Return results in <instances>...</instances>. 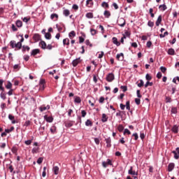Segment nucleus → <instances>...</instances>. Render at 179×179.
Here are the masks:
<instances>
[{
  "label": "nucleus",
  "mask_w": 179,
  "mask_h": 179,
  "mask_svg": "<svg viewBox=\"0 0 179 179\" xmlns=\"http://www.w3.org/2000/svg\"><path fill=\"white\" fill-rule=\"evenodd\" d=\"M86 5L87 6H93V0H87Z\"/></svg>",
  "instance_id": "32"
},
{
  "label": "nucleus",
  "mask_w": 179,
  "mask_h": 179,
  "mask_svg": "<svg viewBox=\"0 0 179 179\" xmlns=\"http://www.w3.org/2000/svg\"><path fill=\"white\" fill-rule=\"evenodd\" d=\"M101 6H102V8H109L108 3H107V2H106V1H103V2L101 3Z\"/></svg>",
  "instance_id": "38"
},
{
  "label": "nucleus",
  "mask_w": 179,
  "mask_h": 179,
  "mask_svg": "<svg viewBox=\"0 0 179 179\" xmlns=\"http://www.w3.org/2000/svg\"><path fill=\"white\" fill-rule=\"evenodd\" d=\"M117 61H124V53L117 54L116 55Z\"/></svg>",
  "instance_id": "12"
},
{
  "label": "nucleus",
  "mask_w": 179,
  "mask_h": 179,
  "mask_svg": "<svg viewBox=\"0 0 179 179\" xmlns=\"http://www.w3.org/2000/svg\"><path fill=\"white\" fill-rule=\"evenodd\" d=\"M44 159L43 158V157H39L38 159V160H37V163H38V164H41V163H43V160Z\"/></svg>",
  "instance_id": "53"
},
{
  "label": "nucleus",
  "mask_w": 179,
  "mask_h": 179,
  "mask_svg": "<svg viewBox=\"0 0 179 179\" xmlns=\"http://www.w3.org/2000/svg\"><path fill=\"white\" fill-rule=\"evenodd\" d=\"M171 113L173 114H177V108H171Z\"/></svg>",
  "instance_id": "60"
},
{
  "label": "nucleus",
  "mask_w": 179,
  "mask_h": 179,
  "mask_svg": "<svg viewBox=\"0 0 179 179\" xmlns=\"http://www.w3.org/2000/svg\"><path fill=\"white\" fill-rule=\"evenodd\" d=\"M90 33H91L92 36H96V34H97V31L94 29H91Z\"/></svg>",
  "instance_id": "37"
},
{
  "label": "nucleus",
  "mask_w": 179,
  "mask_h": 179,
  "mask_svg": "<svg viewBox=\"0 0 179 179\" xmlns=\"http://www.w3.org/2000/svg\"><path fill=\"white\" fill-rule=\"evenodd\" d=\"M146 80H152V77L150 76V74L147 73L145 76Z\"/></svg>",
  "instance_id": "49"
},
{
  "label": "nucleus",
  "mask_w": 179,
  "mask_h": 179,
  "mask_svg": "<svg viewBox=\"0 0 179 179\" xmlns=\"http://www.w3.org/2000/svg\"><path fill=\"white\" fill-rule=\"evenodd\" d=\"M159 9H160L161 10H166V9H167V6L165 5V4H163V5H160L159 6Z\"/></svg>",
  "instance_id": "29"
},
{
  "label": "nucleus",
  "mask_w": 179,
  "mask_h": 179,
  "mask_svg": "<svg viewBox=\"0 0 179 179\" xmlns=\"http://www.w3.org/2000/svg\"><path fill=\"white\" fill-rule=\"evenodd\" d=\"M46 50H52V45L49 44V45H46Z\"/></svg>",
  "instance_id": "63"
},
{
  "label": "nucleus",
  "mask_w": 179,
  "mask_h": 179,
  "mask_svg": "<svg viewBox=\"0 0 179 179\" xmlns=\"http://www.w3.org/2000/svg\"><path fill=\"white\" fill-rule=\"evenodd\" d=\"M15 24L17 27H22V26H23V22L20 20H18L16 21Z\"/></svg>",
  "instance_id": "25"
},
{
  "label": "nucleus",
  "mask_w": 179,
  "mask_h": 179,
  "mask_svg": "<svg viewBox=\"0 0 179 179\" xmlns=\"http://www.w3.org/2000/svg\"><path fill=\"white\" fill-rule=\"evenodd\" d=\"M129 174H130L131 176H138V173L135 172V171H134V167L131 166L130 169L128 171Z\"/></svg>",
  "instance_id": "11"
},
{
  "label": "nucleus",
  "mask_w": 179,
  "mask_h": 179,
  "mask_svg": "<svg viewBox=\"0 0 179 179\" xmlns=\"http://www.w3.org/2000/svg\"><path fill=\"white\" fill-rule=\"evenodd\" d=\"M33 39L34 40V41L37 42V41H40V40H41V36H40V34H35L33 36Z\"/></svg>",
  "instance_id": "8"
},
{
  "label": "nucleus",
  "mask_w": 179,
  "mask_h": 179,
  "mask_svg": "<svg viewBox=\"0 0 179 179\" xmlns=\"http://www.w3.org/2000/svg\"><path fill=\"white\" fill-rule=\"evenodd\" d=\"M105 141H106V147L111 148V138H106Z\"/></svg>",
  "instance_id": "17"
},
{
  "label": "nucleus",
  "mask_w": 179,
  "mask_h": 179,
  "mask_svg": "<svg viewBox=\"0 0 179 179\" xmlns=\"http://www.w3.org/2000/svg\"><path fill=\"white\" fill-rule=\"evenodd\" d=\"M166 103H171V98L170 96L166 97Z\"/></svg>",
  "instance_id": "61"
},
{
  "label": "nucleus",
  "mask_w": 179,
  "mask_h": 179,
  "mask_svg": "<svg viewBox=\"0 0 179 179\" xmlns=\"http://www.w3.org/2000/svg\"><path fill=\"white\" fill-rule=\"evenodd\" d=\"M86 45H89L90 47H93V45L90 43V41L89 39L85 41Z\"/></svg>",
  "instance_id": "46"
},
{
  "label": "nucleus",
  "mask_w": 179,
  "mask_h": 179,
  "mask_svg": "<svg viewBox=\"0 0 179 179\" xmlns=\"http://www.w3.org/2000/svg\"><path fill=\"white\" fill-rule=\"evenodd\" d=\"M38 152V148H34L31 150V153H33V155L37 153Z\"/></svg>",
  "instance_id": "44"
},
{
  "label": "nucleus",
  "mask_w": 179,
  "mask_h": 179,
  "mask_svg": "<svg viewBox=\"0 0 179 179\" xmlns=\"http://www.w3.org/2000/svg\"><path fill=\"white\" fill-rule=\"evenodd\" d=\"M39 110L41 111V113H43V111H45V110H47V108L44 106H41L40 108H39Z\"/></svg>",
  "instance_id": "45"
},
{
  "label": "nucleus",
  "mask_w": 179,
  "mask_h": 179,
  "mask_svg": "<svg viewBox=\"0 0 179 179\" xmlns=\"http://www.w3.org/2000/svg\"><path fill=\"white\" fill-rule=\"evenodd\" d=\"M63 15H64V16L68 17V16H69V15H71V11H69V10H68V9H65L63 10Z\"/></svg>",
  "instance_id": "24"
},
{
  "label": "nucleus",
  "mask_w": 179,
  "mask_h": 179,
  "mask_svg": "<svg viewBox=\"0 0 179 179\" xmlns=\"http://www.w3.org/2000/svg\"><path fill=\"white\" fill-rule=\"evenodd\" d=\"M85 42V38L82 37V36H80L79 37V43L80 44H82V43H84Z\"/></svg>",
  "instance_id": "58"
},
{
  "label": "nucleus",
  "mask_w": 179,
  "mask_h": 179,
  "mask_svg": "<svg viewBox=\"0 0 179 179\" xmlns=\"http://www.w3.org/2000/svg\"><path fill=\"white\" fill-rule=\"evenodd\" d=\"M45 38L47 40H51V34L50 32H48L45 34Z\"/></svg>",
  "instance_id": "34"
},
{
  "label": "nucleus",
  "mask_w": 179,
  "mask_h": 179,
  "mask_svg": "<svg viewBox=\"0 0 179 179\" xmlns=\"http://www.w3.org/2000/svg\"><path fill=\"white\" fill-rule=\"evenodd\" d=\"M127 24L125 19L123 17L118 18L117 20V24L118 26H120V27H124L125 24Z\"/></svg>",
  "instance_id": "2"
},
{
  "label": "nucleus",
  "mask_w": 179,
  "mask_h": 179,
  "mask_svg": "<svg viewBox=\"0 0 179 179\" xmlns=\"http://www.w3.org/2000/svg\"><path fill=\"white\" fill-rule=\"evenodd\" d=\"M44 120L47 122H52L54 121V117H52V116H48V115H45L44 116Z\"/></svg>",
  "instance_id": "6"
},
{
  "label": "nucleus",
  "mask_w": 179,
  "mask_h": 179,
  "mask_svg": "<svg viewBox=\"0 0 179 179\" xmlns=\"http://www.w3.org/2000/svg\"><path fill=\"white\" fill-rule=\"evenodd\" d=\"M167 52L169 55H176V51L173 48H169Z\"/></svg>",
  "instance_id": "21"
},
{
  "label": "nucleus",
  "mask_w": 179,
  "mask_h": 179,
  "mask_svg": "<svg viewBox=\"0 0 179 179\" xmlns=\"http://www.w3.org/2000/svg\"><path fill=\"white\" fill-rule=\"evenodd\" d=\"M172 153L174 154V159H176V160H178L179 154H178V152H176L175 150L172 151Z\"/></svg>",
  "instance_id": "31"
},
{
  "label": "nucleus",
  "mask_w": 179,
  "mask_h": 179,
  "mask_svg": "<svg viewBox=\"0 0 179 179\" xmlns=\"http://www.w3.org/2000/svg\"><path fill=\"white\" fill-rule=\"evenodd\" d=\"M114 79H115V77L114 76V75L113 74V73H110L107 75L106 76V80L107 82H113V80H114Z\"/></svg>",
  "instance_id": "5"
},
{
  "label": "nucleus",
  "mask_w": 179,
  "mask_h": 179,
  "mask_svg": "<svg viewBox=\"0 0 179 179\" xmlns=\"http://www.w3.org/2000/svg\"><path fill=\"white\" fill-rule=\"evenodd\" d=\"M76 36V32H75V31H71L69 34V38H71V40H72V38H73V37Z\"/></svg>",
  "instance_id": "18"
},
{
  "label": "nucleus",
  "mask_w": 179,
  "mask_h": 179,
  "mask_svg": "<svg viewBox=\"0 0 179 179\" xmlns=\"http://www.w3.org/2000/svg\"><path fill=\"white\" fill-rule=\"evenodd\" d=\"M22 51L23 53H25L26 51L29 52L30 51V47L24 45L22 47Z\"/></svg>",
  "instance_id": "14"
},
{
  "label": "nucleus",
  "mask_w": 179,
  "mask_h": 179,
  "mask_svg": "<svg viewBox=\"0 0 179 179\" xmlns=\"http://www.w3.org/2000/svg\"><path fill=\"white\" fill-rule=\"evenodd\" d=\"M75 103H81L82 100L80 99V97L76 96L74 99Z\"/></svg>",
  "instance_id": "42"
},
{
  "label": "nucleus",
  "mask_w": 179,
  "mask_h": 179,
  "mask_svg": "<svg viewBox=\"0 0 179 179\" xmlns=\"http://www.w3.org/2000/svg\"><path fill=\"white\" fill-rule=\"evenodd\" d=\"M127 134V135H131V131L128 129H125L124 131V135Z\"/></svg>",
  "instance_id": "57"
},
{
  "label": "nucleus",
  "mask_w": 179,
  "mask_h": 179,
  "mask_svg": "<svg viewBox=\"0 0 179 179\" xmlns=\"http://www.w3.org/2000/svg\"><path fill=\"white\" fill-rule=\"evenodd\" d=\"M148 86H153V83H150V82L148 81V82L145 84V87H148Z\"/></svg>",
  "instance_id": "48"
},
{
  "label": "nucleus",
  "mask_w": 179,
  "mask_h": 179,
  "mask_svg": "<svg viewBox=\"0 0 179 179\" xmlns=\"http://www.w3.org/2000/svg\"><path fill=\"white\" fill-rule=\"evenodd\" d=\"M10 45L12 48H17V50H22V43L20 42H18L16 43V41H11L10 42Z\"/></svg>",
  "instance_id": "1"
},
{
  "label": "nucleus",
  "mask_w": 179,
  "mask_h": 179,
  "mask_svg": "<svg viewBox=\"0 0 179 179\" xmlns=\"http://www.w3.org/2000/svg\"><path fill=\"white\" fill-rule=\"evenodd\" d=\"M0 97L1 99H2L3 100H6V94L3 92H2L1 94H0Z\"/></svg>",
  "instance_id": "30"
},
{
  "label": "nucleus",
  "mask_w": 179,
  "mask_h": 179,
  "mask_svg": "<svg viewBox=\"0 0 179 179\" xmlns=\"http://www.w3.org/2000/svg\"><path fill=\"white\" fill-rule=\"evenodd\" d=\"M160 71L162 72V73H166V72L167 71V68L164 66H161Z\"/></svg>",
  "instance_id": "41"
},
{
  "label": "nucleus",
  "mask_w": 179,
  "mask_h": 179,
  "mask_svg": "<svg viewBox=\"0 0 179 179\" xmlns=\"http://www.w3.org/2000/svg\"><path fill=\"white\" fill-rule=\"evenodd\" d=\"M135 103H136V104H137V106H139V104H141V99H138V98H136L135 99Z\"/></svg>",
  "instance_id": "54"
},
{
  "label": "nucleus",
  "mask_w": 179,
  "mask_h": 179,
  "mask_svg": "<svg viewBox=\"0 0 179 179\" xmlns=\"http://www.w3.org/2000/svg\"><path fill=\"white\" fill-rule=\"evenodd\" d=\"M0 148L1 149H5L6 148V143H0Z\"/></svg>",
  "instance_id": "52"
},
{
  "label": "nucleus",
  "mask_w": 179,
  "mask_h": 179,
  "mask_svg": "<svg viewBox=\"0 0 179 179\" xmlns=\"http://www.w3.org/2000/svg\"><path fill=\"white\" fill-rule=\"evenodd\" d=\"M6 87L8 90L9 89L11 90L12 89V83H10V81H8L7 85H6Z\"/></svg>",
  "instance_id": "35"
},
{
  "label": "nucleus",
  "mask_w": 179,
  "mask_h": 179,
  "mask_svg": "<svg viewBox=\"0 0 179 179\" xmlns=\"http://www.w3.org/2000/svg\"><path fill=\"white\" fill-rule=\"evenodd\" d=\"M85 125H86V127H92L93 125V122H92V120H87L85 122Z\"/></svg>",
  "instance_id": "28"
},
{
  "label": "nucleus",
  "mask_w": 179,
  "mask_h": 179,
  "mask_svg": "<svg viewBox=\"0 0 179 179\" xmlns=\"http://www.w3.org/2000/svg\"><path fill=\"white\" fill-rule=\"evenodd\" d=\"M30 124H31V122H30V120H27L24 124V127H29Z\"/></svg>",
  "instance_id": "51"
},
{
  "label": "nucleus",
  "mask_w": 179,
  "mask_h": 179,
  "mask_svg": "<svg viewBox=\"0 0 179 179\" xmlns=\"http://www.w3.org/2000/svg\"><path fill=\"white\" fill-rule=\"evenodd\" d=\"M117 130L119 132H122L124 131V126H122V124H119L117 127Z\"/></svg>",
  "instance_id": "36"
},
{
  "label": "nucleus",
  "mask_w": 179,
  "mask_h": 179,
  "mask_svg": "<svg viewBox=\"0 0 179 179\" xmlns=\"http://www.w3.org/2000/svg\"><path fill=\"white\" fill-rule=\"evenodd\" d=\"M80 64V57L74 59L72 62L73 66H78V64Z\"/></svg>",
  "instance_id": "7"
},
{
  "label": "nucleus",
  "mask_w": 179,
  "mask_h": 179,
  "mask_svg": "<svg viewBox=\"0 0 179 179\" xmlns=\"http://www.w3.org/2000/svg\"><path fill=\"white\" fill-rule=\"evenodd\" d=\"M69 38H66L63 40V45H67V48L68 47H69Z\"/></svg>",
  "instance_id": "19"
},
{
  "label": "nucleus",
  "mask_w": 179,
  "mask_h": 179,
  "mask_svg": "<svg viewBox=\"0 0 179 179\" xmlns=\"http://www.w3.org/2000/svg\"><path fill=\"white\" fill-rule=\"evenodd\" d=\"M174 167H176V164L174 163H170L168 165V171L171 172L172 170H174Z\"/></svg>",
  "instance_id": "13"
},
{
  "label": "nucleus",
  "mask_w": 179,
  "mask_h": 179,
  "mask_svg": "<svg viewBox=\"0 0 179 179\" xmlns=\"http://www.w3.org/2000/svg\"><path fill=\"white\" fill-rule=\"evenodd\" d=\"M148 26H149L150 27H153V26H155V22L152 21H148Z\"/></svg>",
  "instance_id": "50"
},
{
  "label": "nucleus",
  "mask_w": 179,
  "mask_h": 179,
  "mask_svg": "<svg viewBox=\"0 0 179 179\" xmlns=\"http://www.w3.org/2000/svg\"><path fill=\"white\" fill-rule=\"evenodd\" d=\"M13 69L14 71H19V69H20V66H19V64H15L13 66Z\"/></svg>",
  "instance_id": "43"
},
{
  "label": "nucleus",
  "mask_w": 179,
  "mask_h": 179,
  "mask_svg": "<svg viewBox=\"0 0 179 179\" xmlns=\"http://www.w3.org/2000/svg\"><path fill=\"white\" fill-rule=\"evenodd\" d=\"M172 131L174 132V134H178V127L177 125H174L172 127Z\"/></svg>",
  "instance_id": "27"
},
{
  "label": "nucleus",
  "mask_w": 179,
  "mask_h": 179,
  "mask_svg": "<svg viewBox=\"0 0 179 179\" xmlns=\"http://www.w3.org/2000/svg\"><path fill=\"white\" fill-rule=\"evenodd\" d=\"M102 122H107L108 121V117H107V115L103 113L102 115V119H101Z\"/></svg>",
  "instance_id": "20"
},
{
  "label": "nucleus",
  "mask_w": 179,
  "mask_h": 179,
  "mask_svg": "<svg viewBox=\"0 0 179 179\" xmlns=\"http://www.w3.org/2000/svg\"><path fill=\"white\" fill-rule=\"evenodd\" d=\"M50 132H51V134H57V127L52 126V127L50 128Z\"/></svg>",
  "instance_id": "26"
},
{
  "label": "nucleus",
  "mask_w": 179,
  "mask_h": 179,
  "mask_svg": "<svg viewBox=\"0 0 179 179\" xmlns=\"http://www.w3.org/2000/svg\"><path fill=\"white\" fill-rule=\"evenodd\" d=\"M11 29H12L13 31H17V28H16V26H15L14 24H12Z\"/></svg>",
  "instance_id": "56"
},
{
  "label": "nucleus",
  "mask_w": 179,
  "mask_h": 179,
  "mask_svg": "<svg viewBox=\"0 0 179 179\" xmlns=\"http://www.w3.org/2000/svg\"><path fill=\"white\" fill-rule=\"evenodd\" d=\"M162 74L161 72H158L157 74V79H162Z\"/></svg>",
  "instance_id": "64"
},
{
  "label": "nucleus",
  "mask_w": 179,
  "mask_h": 179,
  "mask_svg": "<svg viewBox=\"0 0 179 179\" xmlns=\"http://www.w3.org/2000/svg\"><path fill=\"white\" fill-rule=\"evenodd\" d=\"M86 17H87V19H93V13H87L85 15Z\"/></svg>",
  "instance_id": "33"
},
{
  "label": "nucleus",
  "mask_w": 179,
  "mask_h": 179,
  "mask_svg": "<svg viewBox=\"0 0 179 179\" xmlns=\"http://www.w3.org/2000/svg\"><path fill=\"white\" fill-rule=\"evenodd\" d=\"M37 54H40V49H34L31 52V55H33L34 57Z\"/></svg>",
  "instance_id": "16"
},
{
  "label": "nucleus",
  "mask_w": 179,
  "mask_h": 179,
  "mask_svg": "<svg viewBox=\"0 0 179 179\" xmlns=\"http://www.w3.org/2000/svg\"><path fill=\"white\" fill-rule=\"evenodd\" d=\"M11 152H13V153H17V148L13 147L12 149H11Z\"/></svg>",
  "instance_id": "59"
},
{
  "label": "nucleus",
  "mask_w": 179,
  "mask_h": 179,
  "mask_svg": "<svg viewBox=\"0 0 179 179\" xmlns=\"http://www.w3.org/2000/svg\"><path fill=\"white\" fill-rule=\"evenodd\" d=\"M40 47L42 48V50H45L47 48V43H45V41H41L39 43Z\"/></svg>",
  "instance_id": "10"
},
{
  "label": "nucleus",
  "mask_w": 179,
  "mask_h": 179,
  "mask_svg": "<svg viewBox=\"0 0 179 179\" xmlns=\"http://www.w3.org/2000/svg\"><path fill=\"white\" fill-rule=\"evenodd\" d=\"M103 15H104L105 17L108 19V17H110V16H111V13L109 10H105L103 13Z\"/></svg>",
  "instance_id": "23"
},
{
  "label": "nucleus",
  "mask_w": 179,
  "mask_h": 179,
  "mask_svg": "<svg viewBox=\"0 0 179 179\" xmlns=\"http://www.w3.org/2000/svg\"><path fill=\"white\" fill-rule=\"evenodd\" d=\"M144 85L143 80H140V83L138 84V87H142Z\"/></svg>",
  "instance_id": "55"
},
{
  "label": "nucleus",
  "mask_w": 179,
  "mask_h": 179,
  "mask_svg": "<svg viewBox=\"0 0 179 179\" xmlns=\"http://www.w3.org/2000/svg\"><path fill=\"white\" fill-rule=\"evenodd\" d=\"M58 19L59 16L57 14L53 13L50 15V19H52V20H54V18Z\"/></svg>",
  "instance_id": "39"
},
{
  "label": "nucleus",
  "mask_w": 179,
  "mask_h": 179,
  "mask_svg": "<svg viewBox=\"0 0 179 179\" xmlns=\"http://www.w3.org/2000/svg\"><path fill=\"white\" fill-rule=\"evenodd\" d=\"M56 27H57L58 31H59V32L62 31V27L59 26L58 24H56Z\"/></svg>",
  "instance_id": "62"
},
{
  "label": "nucleus",
  "mask_w": 179,
  "mask_h": 179,
  "mask_svg": "<svg viewBox=\"0 0 179 179\" xmlns=\"http://www.w3.org/2000/svg\"><path fill=\"white\" fill-rule=\"evenodd\" d=\"M52 171L54 172V174H55V176H58L59 173V167L54 166L52 169Z\"/></svg>",
  "instance_id": "15"
},
{
  "label": "nucleus",
  "mask_w": 179,
  "mask_h": 179,
  "mask_svg": "<svg viewBox=\"0 0 179 179\" xmlns=\"http://www.w3.org/2000/svg\"><path fill=\"white\" fill-rule=\"evenodd\" d=\"M112 41L113 44H115V45H117V47H120V45H121V43L118 41V39L116 37H113L112 38Z\"/></svg>",
  "instance_id": "9"
},
{
  "label": "nucleus",
  "mask_w": 179,
  "mask_h": 179,
  "mask_svg": "<svg viewBox=\"0 0 179 179\" xmlns=\"http://www.w3.org/2000/svg\"><path fill=\"white\" fill-rule=\"evenodd\" d=\"M161 23H162V15H159V17L155 22V24H156V26H160Z\"/></svg>",
  "instance_id": "22"
},
{
  "label": "nucleus",
  "mask_w": 179,
  "mask_h": 179,
  "mask_svg": "<svg viewBox=\"0 0 179 179\" xmlns=\"http://www.w3.org/2000/svg\"><path fill=\"white\" fill-rule=\"evenodd\" d=\"M64 124L66 128H71V127H73V124H75V122L72 120H66L64 121Z\"/></svg>",
  "instance_id": "3"
},
{
  "label": "nucleus",
  "mask_w": 179,
  "mask_h": 179,
  "mask_svg": "<svg viewBox=\"0 0 179 179\" xmlns=\"http://www.w3.org/2000/svg\"><path fill=\"white\" fill-rule=\"evenodd\" d=\"M126 108L127 110H128L129 111L131 110V106H130V102L129 101H127L126 102Z\"/></svg>",
  "instance_id": "40"
},
{
  "label": "nucleus",
  "mask_w": 179,
  "mask_h": 179,
  "mask_svg": "<svg viewBox=\"0 0 179 179\" xmlns=\"http://www.w3.org/2000/svg\"><path fill=\"white\" fill-rule=\"evenodd\" d=\"M132 136L134 137V141H138L139 136H138V133L133 134Z\"/></svg>",
  "instance_id": "47"
},
{
  "label": "nucleus",
  "mask_w": 179,
  "mask_h": 179,
  "mask_svg": "<svg viewBox=\"0 0 179 179\" xmlns=\"http://www.w3.org/2000/svg\"><path fill=\"white\" fill-rule=\"evenodd\" d=\"M40 90H44L45 89V80L41 79L39 82Z\"/></svg>",
  "instance_id": "4"
}]
</instances>
